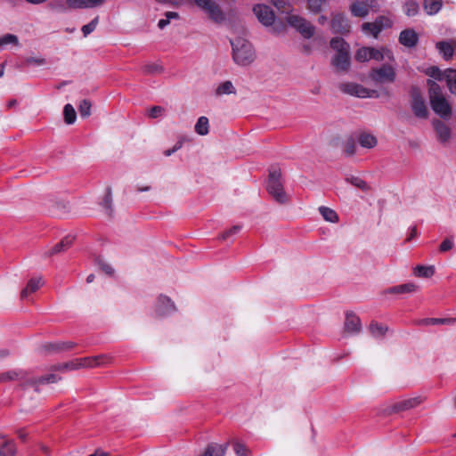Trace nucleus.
Segmentation results:
<instances>
[{
    "label": "nucleus",
    "instance_id": "43",
    "mask_svg": "<svg viewBox=\"0 0 456 456\" xmlns=\"http://www.w3.org/2000/svg\"><path fill=\"white\" fill-rule=\"evenodd\" d=\"M346 181L356 188L361 189L363 191H368L369 186L365 181L357 176H349L346 178Z\"/></svg>",
    "mask_w": 456,
    "mask_h": 456
},
{
    "label": "nucleus",
    "instance_id": "7",
    "mask_svg": "<svg viewBox=\"0 0 456 456\" xmlns=\"http://www.w3.org/2000/svg\"><path fill=\"white\" fill-rule=\"evenodd\" d=\"M392 20L387 16H379L373 22H365L362 25V28L364 32L371 34L374 37H377L379 34L388 28L392 27Z\"/></svg>",
    "mask_w": 456,
    "mask_h": 456
},
{
    "label": "nucleus",
    "instance_id": "2",
    "mask_svg": "<svg viewBox=\"0 0 456 456\" xmlns=\"http://www.w3.org/2000/svg\"><path fill=\"white\" fill-rule=\"evenodd\" d=\"M330 47L336 51L331 64L337 71H346L350 67L349 45L341 37H335L330 41Z\"/></svg>",
    "mask_w": 456,
    "mask_h": 456
},
{
    "label": "nucleus",
    "instance_id": "60",
    "mask_svg": "<svg viewBox=\"0 0 456 456\" xmlns=\"http://www.w3.org/2000/svg\"><path fill=\"white\" fill-rule=\"evenodd\" d=\"M190 2L193 3L195 5H197L200 9L202 11L205 9V7L209 4L211 0H189Z\"/></svg>",
    "mask_w": 456,
    "mask_h": 456
},
{
    "label": "nucleus",
    "instance_id": "22",
    "mask_svg": "<svg viewBox=\"0 0 456 456\" xmlns=\"http://www.w3.org/2000/svg\"><path fill=\"white\" fill-rule=\"evenodd\" d=\"M432 124L437 134L438 140L441 142H446L451 137V130L448 126L439 119H434Z\"/></svg>",
    "mask_w": 456,
    "mask_h": 456
},
{
    "label": "nucleus",
    "instance_id": "16",
    "mask_svg": "<svg viewBox=\"0 0 456 456\" xmlns=\"http://www.w3.org/2000/svg\"><path fill=\"white\" fill-rule=\"evenodd\" d=\"M203 11L208 14V18L216 23H221L225 20L224 12L213 0L210 1L209 4H208Z\"/></svg>",
    "mask_w": 456,
    "mask_h": 456
},
{
    "label": "nucleus",
    "instance_id": "58",
    "mask_svg": "<svg viewBox=\"0 0 456 456\" xmlns=\"http://www.w3.org/2000/svg\"><path fill=\"white\" fill-rule=\"evenodd\" d=\"M99 266L100 268L107 274L111 275L114 272L113 268L107 263H104L102 261H99Z\"/></svg>",
    "mask_w": 456,
    "mask_h": 456
},
{
    "label": "nucleus",
    "instance_id": "49",
    "mask_svg": "<svg viewBox=\"0 0 456 456\" xmlns=\"http://www.w3.org/2000/svg\"><path fill=\"white\" fill-rule=\"evenodd\" d=\"M355 60L360 62L370 61V49L369 47H362L357 50L354 56Z\"/></svg>",
    "mask_w": 456,
    "mask_h": 456
},
{
    "label": "nucleus",
    "instance_id": "27",
    "mask_svg": "<svg viewBox=\"0 0 456 456\" xmlns=\"http://www.w3.org/2000/svg\"><path fill=\"white\" fill-rule=\"evenodd\" d=\"M443 79L446 81L449 91L456 94V69H447L443 73Z\"/></svg>",
    "mask_w": 456,
    "mask_h": 456
},
{
    "label": "nucleus",
    "instance_id": "21",
    "mask_svg": "<svg viewBox=\"0 0 456 456\" xmlns=\"http://www.w3.org/2000/svg\"><path fill=\"white\" fill-rule=\"evenodd\" d=\"M228 446L229 443L224 444L209 443L200 456H224Z\"/></svg>",
    "mask_w": 456,
    "mask_h": 456
},
{
    "label": "nucleus",
    "instance_id": "12",
    "mask_svg": "<svg viewBox=\"0 0 456 456\" xmlns=\"http://www.w3.org/2000/svg\"><path fill=\"white\" fill-rule=\"evenodd\" d=\"M423 401H424V398L422 396H414V397H411V398L401 399L392 404L391 411L400 412V411H408V410L417 407Z\"/></svg>",
    "mask_w": 456,
    "mask_h": 456
},
{
    "label": "nucleus",
    "instance_id": "36",
    "mask_svg": "<svg viewBox=\"0 0 456 456\" xmlns=\"http://www.w3.org/2000/svg\"><path fill=\"white\" fill-rule=\"evenodd\" d=\"M319 212L323 217L324 220L330 223H337L338 221V216L335 210L328 208V207H320Z\"/></svg>",
    "mask_w": 456,
    "mask_h": 456
},
{
    "label": "nucleus",
    "instance_id": "6",
    "mask_svg": "<svg viewBox=\"0 0 456 456\" xmlns=\"http://www.w3.org/2000/svg\"><path fill=\"white\" fill-rule=\"evenodd\" d=\"M340 90L347 94L359 98H378L379 94L376 90H370L356 83H343L339 86Z\"/></svg>",
    "mask_w": 456,
    "mask_h": 456
},
{
    "label": "nucleus",
    "instance_id": "1",
    "mask_svg": "<svg viewBox=\"0 0 456 456\" xmlns=\"http://www.w3.org/2000/svg\"><path fill=\"white\" fill-rule=\"evenodd\" d=\"M232 48L233 61L240 66H248L255 60L256 54L252 45L242 37L230 41Z\"/></svg>",
    "mask_w": 456,
    "mask_h": 456
},
{
    "label": "nucleus",
    "instance_id": "10",
    "mask_svg": "<svg viewBox=\"0 0 456 456\" xmlns=\"http://www.w3.org/2000/svg\"><path fill=\"white\" fill-rule=\"evenodd\" d=\"M254 14L256 16L259 22L264 26H271L273 24L275 15L271 7L265 4H256L253 8Z\"/></svg>",
    "mask_w": 456,
    "mask_h": 456
},
{
    "label": "nucleus",
    "instance_id": "3",
    "mask_svg": "<svg viewBox=\"0 0 456 456\" xmlns=\"http://www.w3.org/2000/svg\"><path fill=\"white\" fill-rule=\"evenodd\" d=\"M266 189L269 194L279 203L287 201V195L284 191L281 182V173L279 167H272L270 168Z\"/></svg>",
    "mask_w": 456,
    "mask_h": 456
},
{
    "label": "nucleus",
    "instance_id": "44",
    "mask_svg": "<svg viewBox=\"0 0 456 456\" xmlns=\"http://www.w3.org/2000/svg\"><path fill=\"white\" fill-rule=\"evenodd\" d=\"M233 450L237 456H248L250 454V451L238 440L232 442Z\"/></svg>",
    "mask_w": 456,
    "mask_h": 456
},
{
    "label": "nucleus",
    "instance_id": "20",
    "mask_svg": "<svg viewBox=\"0 0 456 456\" xmlns=\"http://www.w3.org/2000/svg\"><path fill=\"white\" fill-rule=\"evenodd\" d=\"M15 454L14 441L0 434V456H15Z\"/></svg>",
    "mask_w": 456,
    "mask_h": 456
},
{
    "label": "nucleus",
    "instance_id": "35",
    "mask_svg": "<svg viewBox=\"0 0 456 456\" xmlns=\"http://www.w3.org/2000/svg\"><path fill=\"white\" fill-rule=\"evenodd\" d=\"M208 118L207 117H200L195 124V132L200 135H206L209 132Z\"/></svg>",
    "mask_w": 456,
    "mask_h": 456
},
{
    "label": "nucleus",
    "instance_id": "9",
    "mask_svg": "<svg viewBox=\"0 0 456 456\" xmlns=\"http://www.w3.org/2000/svg\"><path fill=\"white\" fill-rule=\"evenodd\" d=\"M289 23L294 27L304 37L310 38L314 34V27L304 18L297 15H290Z\"/></svg>",
    "mask_w": 456,
    "mask_h": 456
},
{
    "label": "nucleus",
    "instance_id": "46",
    "mask_svg": "<svg viewBox=\"0 0 456 456\" xmlns=\"http://www.w3.org/2000/svg\"><path fill=\"white\" fill-rule=\"evenodd\" d=\"M454 248V237L452 235L446 237L439 246V251L447 252Z\"/></svg>",
    "mask_w": 456,
    "mask_h": 456
},
{
    "label": "nucleus",
    "instance_id": "34",
    "mask_svg": "<svg viewBox=\"0 0 456 456\" xmlns=\"http://www.w3.org/2000/svg\"><path fill=\"white\" fill-rule=\"evenodd\" d=\"M403 12L408 17H413L418 14L419 6L416 0H407L403 6Z\"/></svg>",
    "mask_w": 456,
    "mask_h": 456
},
{
    "label": "nucleus",
    "instance_id": "29",
    "mask_svg": "<svg viewBox=\"0 0 456 456\" xmlns=\"http://www.w3.org/2000/svg\"><path fill=\"white\" fill-rule=\"evenodd\" d=\"M351 12L355 17L363 18L369 13V5L363 2H354L351 5Z\"/></svg>",
    "mask_w": 456,
    "mask_h": 456
},
{
    "label": "nucleus",
    "instance_id": "57",
    "mask_svg": "<svg viewBox=\"0 0 456 456\" xmlns=\"http://www.w3.org/2000/svg\"><path fill=\"white\" fill-rule=\"evenodd\" d=\"M356 151V145L354 141H347L345 144V152L348 156H352Z\"/></svg>",
    "mask_w": 456,
    "mask_h": 456
},
{
    "label": "nucleus",
    "instance_id": "62",
    "mask_svg": "<svg viewBox=\"0 0 456 456\" xmlns=\"http://www.w3.org/2000/svg\"><path fill=\"white\" fill-rule=\"evenodd\" d=\"M418 236V231H417V227L416 226H411L410 228V233L406 239V241H411V240H413L414 238H416Z\"/></svg>",
    "mask_w": 456,
    "mask_h": 456
},
{
    "label": "nucleus",
    "instance_id": "33",
    "mask_svg": "<svg viewBox=\"0 0 456 456\" xmlns=\"http://www.w3.org/2000/svg\"><path fill=\"white\" fill-rule=\"evenodd\" d=\"M370 332L375 338H383L388 330L387 326L379 323L377 322H371L369 327Z\"/></svg>",
    "mask_w": 456,
    "mask_h": 456
},
{
    "label": "nucleus",
    "instance_id": "38",
    "mask_svg": "<svg viewBox=\"0 0 456 456\" xmlns=\"http://www.w3.org/2000/svg\"><path fill=\"white\" fill-rule=\"evenodd\" d=\"M369 49H370V60H375L377 61H381L385 59L386 56L388 59L393 58V55L390 51H386V53H384L383 51L373 48V47H369Z\"/></svg>",
    "mask_w": 456,
    "mask_h": 456
},
{
    "label": "nucleus",
    "instance_id": "59",
    "mask_svg": "<svg viewBox=\"0 0 456 456\" xmlns=\"http://www.w3.org/2000/svg\"><path fill=\"white\" fill-rule=\"evenodd\" d=\"M429 75L435 79H443V74L441 73L440 69L437 67H432Z\"/></svg>",
    "mask_w": 456,
    "mask_h": 456
},
{
    "label": "nucleus",
    "instance_id": "32",
    "mask_svg": "<svg viewBox=\"0 0 456 456\" xmlns=\"http://www.w3.org/2000/svg\"><path fill=\"white\" fill-rule=\"evenodd\" d=\"M73 242V237L66 236L51 249L50 255H54L67 250Z\"/></svg>",
    "mask_w": 456,
    "mask_h": 456
},
{
    "label": "nucleus",
    "instance_id": "24",
    "mask_svg": "<svg viewBox=\"0 0 456 456\" xmlns=\"http://www.w3.org/2000/svg\"><path fill=\"white\" fill-rule=\"evenodd\" d=\"M41 281V278H31L28 281L27 286L20 292L21 299H25L28 297L29 294L36 292L42 285Z\"/></svg>",
    "mask_w": 456,
    "mask_h": 456
},
{
    "label": "nucleus",
    "instance_id": "8",
    "mask_svg": "<svg viewBox=\"0 0 456 456\" xmlns=\"http://www.w3.org/2000/svg\"><path fill=\"white\" fill-rule=\"evenodd\" d=\"M411 95V110L413 114L419 118H427L428 115V108L421 94L417 87H412Z\"/></svg>",
    "mask_w": 456,
    "mask_h": 456
},
{
    "label": "nucleus",
    "instance_id": "30",
    "mask_svg": "<svg viewBox=\"0 0 456 456\" xmlns=\"http://www.w3.org/2000/svg\"><path fill=\"white\" fill-rule=\"evenodd\" d=\"M442 0H424L423 7L429 15L436 14L442 8Z\"/></svg>",
    "mask_w": 456,
    "mask_h": 456
},
{
    "label": "nucleus",
    "instance_id": "17",
    "mask_svg": "<svg viewBox=\"0 0 456 456\" xmlns=\"http://www.w3.org/2000/svg\"><path fill=\"white\" fill-rule=\"evenodd\" d=\"M331 28L334 33L346 34L350 30V24L343 14L338 13L332 18Z\"/></svg>",
    "mask_w": 456,
    "mask_h": 456
},
{
    "label": "nucleus",
    "instance_id": "5",
    "mask_svg": "<svg viewBox=\"0 0 456 456\" xmlns=\"http://www.w3.org/2000/svg\"><path fill=\"white\" fill-rule=\"evenodd\" d=\"M105 356H93L75 359L70 362L59 364L55 367L58 370H77L79 368L95 367L104 363Z\"/></svg>",
    "mask_w": 456,
    "mask_h": 456
},
{
    "label": "nucleus",
    "instance_id": "19",
    "mask_svg": "<svg viewBox=\"0 0 456 456\" xmlns=\"http://www.w3.org/2000/svg\"><path fill=\"white\" fill-rule=\"evenodd\" d=\"M362 329L360 318L354 313L347 312L346 314L345 330L350 333H358Z\"/></svg>",
    "mask_w": 456,
    "mask_h": 456
},
{
    "label": "nucleus",
    "instance_id": "51",
    "mask_svg": "<svg viewBox=\"0 0 456 456\" xmlns=\"http://www.w3.org/2000/svg\"><path fill=\"white\" fill-rule=\"evenodd\" d=\"M166 19H161L158 22V27L160 29H163L166 26H167L170 22L171 19H178L179 14L175 12H167L165 13Z\"/></svg>",
    "mask_w": 456,
    "mask_h": 456
},
{
    "label": "nucleus",
    "instance_id": "4",
    "mask_svg": "<svg viewBox=\"0 0 456 456\" xmlns=\"http://www.w3.org/2000/svg\"><path fill=\"white\" fill-rule=\"evenodd\" d=\"M369 77L375 84H392L396 79V71L392 65L382 64L379 67L371 68Z\"/></svg>",
    "mask_w": 456,
    "mask_h": 456
},
{
    "label": "nucleus",
    "instance_id": "11",
    "mask_svg": "<svg viewBox=\"0 0 456 456\" xmlns=\"http://www.w3.org/2000/svg\"><path fill=\"white\" fill-rule=\"evenodd\" d=\"M26 371L23 370L16 369L10 370L0 373V383H5L9 381H20L21 386L24 388L29 387V385H26L28 379L26 378Z\"/></svg>",
    "mask_w": 456,
    "mask_h": 456
},
{
    "label": "nucleus",
    "instance_id": "50",
    "mask_svg": "<svg viewBox=\"0 0 456 456\" xmlns=\"http://www.w3.org/2000/svg\"><path fill=\"white\" fill-rule=\"evenodd\" d=\"M91 102L90 101L88 100H83L81 101L79 106H78V110H79V113H80V116L82 118H87L90 116L91 114Z\"/></svg>",
    "mask_w": 456,
    "mask_h": 456
},
{
    "label": "nucleus",
    "instance_id": "40",
    "mask_svg": "<svg viewBox=\"0 0 456 456\" xmlns=\"http://www.w3.org/2000/svg\"><path fill=\"white\" fill-rule=\"evenodd\" d=\"M47 7L53 12H58L61 13L67 12V4L64 0H51L48 3Z\"/></svg>",
    "mask_w": 456,
    "mask_h": 456
},
{
    "label": "nucleus",
    "instance_id": "53",
    "mask_svg": "<svg viewBox=\"0 0 456 456\" xmlns=\"http://www.w3.org/2000/svg\"><path fill=\"white\" fill-rule=\"evenodd\" d=\"M67 11L69 9L89 8L85 0H66Z\"/></svg>",
    "mask_w": 456,
    "mask_h": 456
},
{
    "label": "nucleus",
    "instance_id": "55",
    "mask_svg": "<svg viewBox=\"0 0 456 456\" xmlns=\"http://www.w3.org/2000/svg\"><path fill=\"white\" fill-rule=\"evenodd\" d=\"M323 3H324V0H308L307 1L308 8L313 12H319L322 9Z\"/></svg>",
    "mask_w": 456,
    "mask_h": 456
},
{
    "label": "nucleus",
    "instance_id": "64",
    "mask_svg": "<svg viewBox=\"0 0 456 456\" xmlns=\"http://www.w3.org/2000/svg\"><path fill=\"white\" fill-rule=\"evenodd\" d=\"M28 61L29 63H34L37 65H43L45 62L44 59H37V58H30L28 60Z\"/></svg>",
    "mask_w": 456,
    "mask_h": 456
},
{
    "label": "nucleus",
    "instance_id": "23",
    "mask_svg": "<svg viewBox=\"0 0 456 456\" xmlns=\"http://www.w3.org/2000/svg\"><path fill=\"white\" fill-rule=\"evenodd\" d=\"M60 379V378L55 374H47L45 376H41L40 378H29L27 381L26 385H29L35 388V391L38 392V386L44 384H51L55 383Z\"/></svg>",
    "mask_w": 456,
    "mask_h": 456
},
{
    "label": "nucleus",
    "instance_id": "13",
    "mask_svg": "<svg viewBox=\"0 0 456 456\" xmlns=\"http://www.w3.org/2000/svg\"><path fill=\"white\" fill-rule=\"evenodd\" d=\"M433 110L442 118L447 119L451 117L452 109L444 96L430 101Z\"/></svg>",
    "mask_w": 456,
    "mask_h": 456
},
{
    "label": "nucleus",
    "instance_id": "61",
    "mask_svg": "<svg viewBox=\"0 0 456 456\" xmlns=\"http://www.w3.org/2000/svg\"><path fill=\"white\" fill-rule=\"evenodd\" d=\"M89 8H94L102 5L104 0H85Z\"/></svg>",
    "mask_w": 456,
    "mask_h": 456
},
{
    "label": "nucleus",
    "instance_id": "41",
    "mask_svg": "<svg viewBox=\"0 0 456 456\" xmlns=\"http://www.w3.org/2000/svg\"><path fill=\"white\" fill-rule=\"evenodd\" d=\"M64 120L67 124L71 125L76 120V111L69 103L66 104L63 109Z\"/></svg>",
    "mask_w": 456,
    "mask_h": 456
},
{
    "label": "nucleus",
    "instance_id": "45",
    "mask_svg": "<svg viewBox=\"0 0 456 456\" xmlns=\"http://www.w3.org/2000/svg\"><path fill=\"white\" fill-rule=\"evenodd\" d=\"M98 23H99V16H96L88 24L84 25L81 28V31H82L84 37H87L89 34H91L93 31H94Z\"/></svg>",
    "mask_w": 456,
    "mask_h": 456
},
{
    "label": "nucleus",
    "instance_id": "47",
    "mask_svg": "<svg viewBox=\"0 0 456 456\" xmlns=\"http://www.w3.org/2000/svg\"><path fill=\"white\" fill-rule=\"evenodd\" d=\"M6 45H19L18 37L13 34H5L0 37V46Z\"/></svg>",
    "mask_w": 456,
    "mask_h": 456
},
{
    "label": "nucleus",
    "instance_id": "63",
    "mask_svg": "<svg viewBox=\"0 0 456 456\" xmlns=\"http://www.w3.org/2000/svg\"><path fill=\"white\" fill-rule=\"evenodd\" d=\"M274 4L278 9H282L283 12H287L289 8V6L288 8L285 7L287 4L286 0H275Z\"/></svg>",
    "mask_w": 456,
    "mask_h": 456
},
{
    "label": "nucleus",
    "instance_id": "28",
    "mask_svg": "<svg viewBox=\"0 0 456 456\" xmlns=\"http://www.w3.org/2000/svg\"><path fill=\"white\" fill-rule=\"evenodd\" d=\"M358 141L362 147L367 149H372L378 143L377 138L370 133H362L359 135Z\"/></svg>",
    "mask_w": 456,
    "mask_h": 456
},
{
    "label": "nucleus",
    "instance_id": "26",
    "mask_svg": "<svg viewBox=\"0 0 456 456\" xmlns=\"http://www.w3.org/2000/svg\"><path fill=\"white\" fill-rule=\"evenodd\" d=\"M417 288L418 287L414 283L409 282V283L391 287L386 290V293H389V294L412 293V292L416 291Z\"/></svg>",
    "mask_w": 456,
    "mask_h": 456
},
{
    "label": "nucleus",
    "instance_id": "25",
    "mask_svg": "<svg viewBox=\"0 0 456 456\" xmlns=\"http://www.w3.org/2000/svg\"><path fill=\"white\" fill-rule=\"evenodd\" d=\"M455 319L452 318H424L416 322V324L420 326L428 325H448L452 324Z\"/></svg>",
    "mask_w": 456,
    "mask_h": 456
},
{
    "label": "nucleus",
    "instance_id": "39",
    "mask_svg": "<svg viewBox=\"0 0 456 456\" xmlns=\"http://www.w3.org/2000/svg\"><path fill=\"white\" fill-rule=\"evenodd\" d=\"M235 88L231 81H225L222 84H220L217 88L216 89V95H222V94H235Z\"/></svg>",
    "mask_w": 456,
    "mask_h": 456
},
{
    "label": "nucleus",
    "instance_id": "37",
    "mask_svg": "<svg viewBox=\"0 0 456 456\" xmlns=\"http://www.w3.org/2000/svg\"><path fill=\"white\" fill-rule=\"evenodd\" d=\"M435 273V267L433 265H417L414 268V274L421 278H429Z\"/></svg>",
    "mask_w": 456,
    "mask_h": 456
},
{
    "label": "nucleus",
    "instance_id": "15",
    "mask_svg": "<svg viewBox=\"0 0 456 456\" xmlns=\"http://www.w3.org/2000/svg\"><path fill=\"white\" fill-rule=\"evenodd\" d=\"M175 310V306L171 299L166 296H159L156 305V314L159 316H165L172 314Z\"/></svg>",
    "mask_w": 456,
    "mask_h": 456
},
{
    "label": "nucleus",
    "instance_id": "48",
    "mask_svg": "<svg viewBox=\"0 0 456 456\" xmlns=\"http://www.w3.org/2000/svg\"><path fill=\"white\" fill-rule=\"evenodd\" d=\"M242 229V225L240 224H235L233 225L232 227H231L230 229L226 230L225 232H224L222 234H220V236L218 237V239L220 240H227L228 238H230L231 236L232 235H235L237 233H239L240 232V230Z\"/></svg>",
    "mask_w": 456,
    "mask_h": 456
},
{
    "label": "nucleus",
    "instance_id": "54",
    "mask_svg": "<svg viewBox=\"0 0 456 456\" xmlns=\"http://www.w3.org/2000/svg\"><path fill=\"white\" fill-rule=\"evenodd\" d=\"M111 204H112V196H111V191H110V189H108L107 190V192L102 201V208H104L108 214L110 215L112 211L111 209Z\"/></svg>",
    "mask_w": 456,
    "mask_h": 456
},
{
    "label": "nucleus",
    "instance_id": "31",
    "mask_svg": "<svg viewBox=\"0 0 456 456\" xmlns=\"http://www.w3.org/2000/svg\"><path fill=\"white\" fill-rule=\"evenodd\" d=\"M46 351L50 352H61L69 350L73 347V343L71 342H54L48 343L44 346Z\"/></svg>",
    "mask_w": 456,
    "mask_h": 456
},
{
    "label": "nucleus",
    "instance_id": "56",
    "mask_svg": "<svg viewBox=\"0 0 456 456\" xmlns=\"http://www.w3.org/2000/svg\"><path fill=\"white\" fill-rule=\"evenodd\" d=\"M164 109L161 106H153L149 110V117L151 118H157L162 115Z\"/></svg>",
    "mask_w": 456,
    "mask_h": 456
},
{
    "label": "nucleus",
    "instance_id": "52",
    "mask_svg": "<svg viewBox=\"0 0 456 456\" xmlns=\"http://www.w3.org/2000/svg\"><path fill=\"white\" fill-rule=\"evenodd\" d=\"M163 70L162 66L158 63H149L142 68V71L145 74H159Z\"/></svg>",
    "mask_w": 456,
    "mask_h": 456
},
{
    "label": "nucleus",
    "instance_id": "42",
    "mask_svg": "<svg viewBox=\"0 0 456 456\" xmlns=\"http://www.w3.org/2000/svg\"><path fill=\"white\" fill-rule=\"evenodd\" d=\"M428 86H429V90L428 91H429V99H430V101L444 96L442 89H441L440 86L437 83H436L434 81H431V80H428Z\"/></svg>",
    "mask_w": 456,
    "mask_h": 456
},
{
    "label": "nucleus",
    "instance_id": "18",
    "mask_svg": "<svg viewBox=\"0 0 456 456\" xmlns=\"http://www.w3.org/2000/svg\"><path fill=\"white\" fill-rule=\"evenodd\" d=\"M418 41L419 36L413 29H404L399 35L400 44L408 48L414 47L418 44Z\"/></svg>",
    "mask_w": 456,
    "mask_h": 456
},
{
    "label": "nucleus",
    "instance_id": "14",
    "mask_svg": "<svg viewBox=\"0 0 456 456\" xmlns=\"http://www.w3.org/2000/svg\"><path fill=\"white\" fill-rule=\"evenodd\" d=\"M436 48L442 55L444 61H450L456 50V40L449 39V40H442L438 41L436 44Z\"/></svg>",
    "mask_w": 456,
    "mask_h": 456
}]
</instances>
